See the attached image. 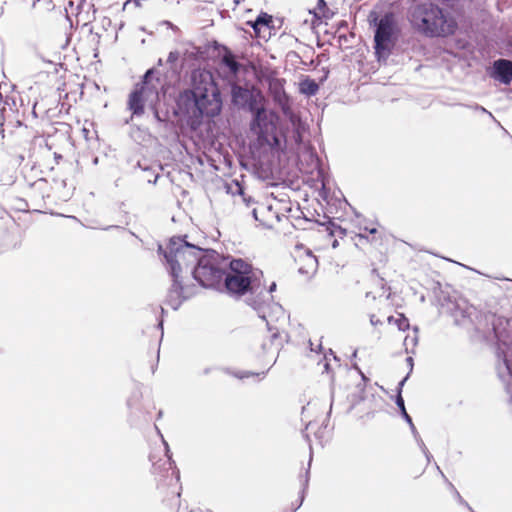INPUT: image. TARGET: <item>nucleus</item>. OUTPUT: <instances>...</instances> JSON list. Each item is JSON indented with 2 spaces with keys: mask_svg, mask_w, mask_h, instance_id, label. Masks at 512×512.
<instances>
[{
  "mask_svg": "<svg viewBox=\"0 0 512 512\" xmlns=\"http://www.w3.org/2000/svg\"><path fill=\"white\" fill-rule=\"evenodd\" d=\"M157 65L158 66H162L163 65V59L162 58H159L158 61H157Z\"/></svg>",
  "mask_w": 512,
  "mask_h": 512,
  "instance_id": "3c124183",
  "label": "nucleus"
},
{
  "mask_svg": "<svg viewBox=\"0 0 512 512\" xmlns=\"http://www.w3.org/2000/svg\"><path fill=\"white\" fill-rule=\"evenodd\" d=\"M408 19L414 29L431 38L451 36L458 29V23L451 12L429 1L412 5Z\"/></svg>",
  "mask_w": 512,
  "mask_h": 512,
  "instance_id": "20e7f679",
  "label": "nucleus"
},
{
  "mask_svg": "<svg viewBox=\"0 0 512 512\" xmlns=\"http://www.w3.org/2000/svg\"><path fill=\"white\" fill-rule=\"evenodd\" d=\"M339 245L338 241L335 239L333 242H332V248H337Z\"/></svg>",
  "mask_w": 512,
  "mask_h": 512,
  "instance_id": "09e8293b",
  "label": "nucleus"
},
{
  "mask_svg": "<svg viewBox=\"0 0 512 512\" xmlns=\"http://www.w3.org/2000/svg\"><path fill=\"white\" fill-rule=\"evenodd\" d=\"M339 40H340V42H341L342 40H345V41H346V40H347V37H346L345 35H341V36L339 37Z\"/></svg>",
  "mask_w": 512,
  "mask_h": 512,
  "instance_id": "5fc2aeb1",
  "label": "nucleus"
},
{
  "mask_svg": "<svg viewBox=\"0 0 512 512\" xmlns=\"http://www.w3.org/2000/svg\"><path fill=\"white\" fill-rule=\"evenodd\" d=\"M54 158H55V160H56V161H57V163H58V162H59V160H61L63 157H62V155H61V154L55 153V154H54Z\"/></svg>",
  "mask_w": 512,
  "mask_h": 512,
  "instance_id": "49530a36",
  "label": "nucleus"
},
{
  "mask_svg": "<svg viewBox=\"0 0 512 512\" xmlns=\"http://www.w3.org/2000/svg\"><path fill=\"white\" fill-rule=\"evenodd\" d=\"M456 105L458 106H463V107H466V108H469L475 112H481V113H485V114H488V116L492 119H494V116L491 112H489L488 110H486L483 106L477 104V103H474V104H463V103H457Z\"/></svg>",
  "mask_w": 512,
  "mask_h": 512,
  "instance_id": "4be33fe9",
  "label": "nucleus"
},
{
  "mask_svg": "<svg viewBox=\"0 0 512 512\" xmlns=\"http://www.w3.org/2000/svg\"><path fill=\"white\" fill-rule=\"evenodd\" d=\"M489 76L503 85L512 83V60L499 58L493 61L489 71Z\"/></svg>",
  "mask_w": 512,
  "mask_h": 512,
  "instance_id": "6e6552de",
  "label": "nucleus"
},
{
  "mask_svg": "<svg viewBox=\"0 0 512 512\" xmlns=\"http://www.w3.org/2000/svg\"><path fill=\"white\" fill-rule=\"evenodd\" d=\"M272 15L267 12L261 11L256 19L247 21V25H249L252 29H256L257 26L267 28L269 30L274 29Z\"/></svg>",
  "mask_w": 512,
  "mask_h": 512,
  "instance_id": "9b49d317",
  "label": "nucleus"
},
{
  "mask_svg": "<svg viewBox=\"0 0 512 512\" xmlns=\"http://www.w3.org/2000/svg\"><path fill=\"white\" fill-rule=\"evenodd\" d=\"M138 167L145 173V179L149 184H156L160 174L156 172L151 166H143L138 162Z\"/></svg>",
  "mask_w": 512,
  "mask_h": 512,
  "instance_id": "aec40b11",
  "label": "nucleus"
},
{
  "mask_svg": "<svg viewBox=\"0 0 512 512\" xmlns=\"http://www.w3.org/2000/svg\"><path fill=\"white\" fill-rule=\"evenodd\" d=\"M231 102L234 106L248 110L252 115L260 108L253 92L237 84L231 86Z\"/></svg>",
  "mask_w": 512,
  "mask_h": 512,
  "instance_id": "0eeeda50",
  "label": "nucleus"
},
{
  "mask_svg": "<svg viewBox=\"0 0 512 512\" xmlns=\"http://www.w3.org/2000/svg\"><path fill=\"white\" fill-rule=\"evenodd\" d=\"M356 357H357V350H355V351L352 353V355H351V358H352V359H354V358H356Z\"/></svg>",
  "mask_w": 512,
  "mask_h": 512,
  "instance_id": "6e6d98bb",
  "label": "nucleus"
},
{
  "mask_svg": "<svg viewBox=\"0 0 512 512\" xmlns=\"http://www.w3.org/2000/svg\"><path fill=\"white\" fill-rule=\"evenodd\" d=\"M61 185H62L63 187H65V186H66V180H62V181H61Z\"/></svg>",
  "mask_w": 512,
  "mask_h": 512,
  "instance_id": "0e129e2a",
  "label": "nucleus"
},
{
  "mask_svg": "<svg viewBox=\"0 0 512 512\" xmlns=\"http://www.w3.org/2000/svg\"><path fill=\"white\" fill-rule=\"evenodd\" d=\"M352 368L355 369L360 374V376H361L363 381H365V382L369 381V378H367L365 376V374L361 371V369H360V367L358 366L357 363H353L352 364Z\"/></svg>",
  "mask_w": 512,
  "mask_h": 512,
  "instance_id": "7c9ffc66",
  "label": "nucleus"
},
{
  "mask_svg": "<svg viewBox=\"0 0 512 512\" xmlns=\"http://www.w3.org/2000/svg\"><path fill=\"white\" fill-rule=\"evenodd\" d=\"M223 258L217 260L204 288L226 293L234 299L247 294H255L262 286L263 272L253 268L242 258H231L227 265H222Z\"/></svg>",
  "mask_w": 512,
  "mask_h": 512,
  "instance_id": "7ed1b4c3",
  "label": "nucleus"
},
{
  "mask_svg": "<svg viewBox=\"0 0 512 512\" xmlns=\"http://www.w3.org/2000/svg\"><path fill=\"white\" fill-rule=\"evenodd\" d=\"M45 184H46V180H45V179H39L38 181H36V182L34 183V185H33V186H34V187H36V188H37V189H39V190H42V187H41V186H43V185H45Z\"/></svg>",
  "mask_w": 512,
  "mask_h": 512,
  "instance_id": "f704fd0d",
  "label": "nucleus"
},
{
  "mask_svg": "<svg viewBox=\"0 0 512 512\" xmlns=\"http://www.w3.org/2000/svg\"><path fill=\"white\" fill-rule=\"evenodd\" d=\"M261 29H262V27H260V26H257L256 29H253V31L256 34V36L262 37L261 36Z\"/></svg>",
  "mask_w": 512,
  "mask_h": 512,
  "instance_id": "79ce46f5",
  "label": "nucleus"
},
{
  "mask_svg": "<svg viewBox=\"0 0 512 512\" xmlns=\"http://www.w3.org/2000/svg\"><path fill=\"white\" fill-rule=\"evenodd\" d=\"M158 326L162 329V327H163V321L162 320L158 323Z\"/></svg>",
  "mask_w": 512,
  "mask_h": 512,
  "instance_id": "338daca9",
  "label": "nucleus"
},
{
  "mask_svg": "<svg viewBox=\"0 0 512 512\" xmlns=\"http://www.w3.org/2000/svg\"><path fill=\"white\" fill-rule=\"evenodd\" d=\"M370 323H371L373 326H376V325L380 324V323H381V321H380L379 319H377V318L375 317V315H371V316H370Z\"/></svg>",
  "mask_w": 512,
  "mask_h": 512,
  "instance_id": "58836bf2",
  "label": "nucleus"
},
{
  "mask_svg": "<svg viewBox=\"0 0 512 512\" xmlns=\"http://www.w3.org/2000/svg\"><path fill=\"white\" fill-rule=\"evenodd\" d=\"M188 235L172 236L165 249L158 244L157 253L165 260V265L172 284L167 293L166 303L173 309L178 310L184 301L190 299L193 292L190 291L194 285H184L181 277L183 268H191L193 279L201 286L205 287L208 280V273L221 255L214 249H203L198 245L190 243Z\"/></svg>",
  "mask_w": 512,
  "mask_h": 512,
  "instance_id": "f257e3e1",
  "label": "nucleus"
},
{
  "mask_svg": "<svg viewBox=\"0 0 512 512\" xmlns=\"http://www.w3.org/2000/svg\"><path fill=\"white\" fill-rule=\"evenodd\" d=\"M366 231H368L370 234H375L377 233V229L375 227L373 228H365Z\"/></svg>",
  "mask_w": 512,
  "mask_h": 512,
  "instance_id": "37998d69",
  "label": "nucleus"
},
{
  "mask_svg": "<svg viewBox=\"0 0 512 512\" xmlns=\"http://www.w3.org/2000/svg\"><path fill=\"white\" fill-rule=\"evenodd\" d=\"M267 372H268V370L263 371V372H252V371H248V370H238V371H232L230 369L227 370V373H229L230 375H232L233 377H235L239 380L253 378L256 382L263 380L266 377Z\"/></svg>",
  "mask_w": 512,
  "mask_h": 512,
  "instance_id": "2eb2a0df",
  "label": "nucleus"
},
{
  "mask_svg": "<svg viewBox=\"0 0 512 512\" xmlns=\"http://www.w3.org/2000/svg\"><path fill=\"white\" fill-rule=\"evenodd\" d=\"M346 25H347L346 22L343 21L340 26L342 27V26H346Z\"/></svg>",
  "mask_w": 512,
  "mask_h": 512,
  "instance_id": "774afa93",
  "label": "nucleus"
},
{
  "mask_svg": "<svg viewBox=\"0 0 512 512\" xmlns=\"http://www.w3.org/2000/svg\"><path fill=\"white\" fill-rule=\"evenodd\" d=\"M319 195L324 199L327 200L329 195V189L326 188L325 184L322 185V188L319 192Z\"/></svg>",
  "mask_w": 512,
  "mask_h": 512,
  "instance_id": "2f4dec72",
  "label": "nucleus"
},
{
  "mask_svg": "<svg viewBox=\"0 0 512 512\" xmlns=\"http://www.w3.org/2000/svg\"><path fill=\"white\" fill-rule=\"evenodd\" d=\"M309 344H310L311 350L315 351L316 353H320L323 350V346L321 343L316 347V349H313V347H312L313 343L311 341H309Z\"/></svg>",
  "mask_w": 512,
  "mask_h": 512,
  "instance_id": "4c0bfd02",
  "label": "nucleus"
},
{
  "mask_svg": "<svg viewBox=\"0 0 512 512\" xmlns=\"http://www.w3.org/2000/svg\"><path fill=\"white\" fill-rule=\"evenodd\" d=\"M112 229H117V230H122V231H124V230H125V228H124V227L119 226V225H109V226H107V227H105V228H104V230H107V231H108V230H112Z\"/></svg>",
  "mask_w": 512,
  "mask_h": 512,
  "instance_id": "c9c22d12",
  "label": "nucleus"
},
{
  "mask_svg": "<svg viewBox=\"0 0 512 512\" xmlns=\"http://www.w3.org/2000/svg\"><path fill=\"white\" fill-rule=\"evenodd\" d=\"M226 192L228 194H231L232 196H238L239 198L241 196H244V193L246 192V188L244 186V183L239 181L238 179H233L231 183H227L225 185Z\"/></svg>",
  "mask_w": 512,
  "mask_h": 512,
  "instance_id": "f3484780",
  "label": "nucleus"
},
{
  "mask_svg": "<svg viewBox=\"0 0 512 512\" xmlns=\"http://www.w3.org/2000/svg\"><path fill=\"white\" fill-rule=\"evenodd\" d=\"M381 288L386 289V284L384 283V281H382Z\"/></svg>",
  "mask_w": 512,
  "mask_h": 512,
  "instance_id": "e2e57ef3",
  "label": "nucleus"
},
{
  "mask_svg": "<svg viewBox=\"0 0 512 512\" xmlns=\"http://www.w3.org/2000/svg\"><path fill=\"white\" fill-rule=\"evenodd\" d=\"M325 217L328 219L326 222H321L319 220H314V222L319 226H324L329 236H335L338 229H340V225L335 223L332 218L328 216Z\"/></svg>",
  "mask_w": 512,
  "mask_h": 512,
  "instance_id": "412c9836",
  "label": "nucleus"
},
{
  "mask_svg": "<svg viewBox=\"0 0 512 512\" xmlns=\"http://www.w3.org/2000/svg\"><path fill=\"white\" fill-rule=\"evenodd\" d=\"M322 72H323V73H322V76H321V77H320V79H319V82H320L321 84H323V83L328 79V77H329V73H330V70H329V68H328V67H323V68H322Z\"/></svg>",
  "mask_w": 512,
  "mask_h": 512,
  "instance_id": "c85d7f7f",
  "label": "nucleus"
},
{
  "mask_svg": "<svg viewBox=\"0 0 512 512\" xmlns=\"http://www.w3.org/2000/svg\"><path fill=\"white\" fill-rule=\"evenodd\" d=\"M328 353H329L330 355H332V356H334V355H335V352H334L332 349H329V350H328Z\"/></svg>",
  "mask_w": 512,
  "mask_h": 512,
  "instance_id": "bf43d9fd",
  "label": "nucleus"
},
{
  "mask_svg": "<svg viewBox=\"0 0 512 512\" xmlns=\"http://www.w3.org/2000/svg\"><path fill=\"white\" fill-rule=\"evenodd\" d=\"M276 287H277L276 283H275V282H272V283L269 285V287H268L267 293H268V294H271L272 292H274V291L276 290Z\"/></svg>",
  "mask_w": 512,
  "mask_h": 512,
  "instance_id": "ea45409f",
  "label": "nucleus"
},
{
  "mask_svg": "<svg viewBox=\"0 0 512 512\" xmlns=\"http://www.w3.org/2000/svg\"><path fill=\"white\" fill-rule=\"evenodd\" d=\"M333 359H334L335 361H337V362H339V361H340V358H339L336 354L333 356Z\"/></svg>",
  "mask_w": 512,
  "mask_h": 512,
  "instance_id": "13d9d810",
  "label": "nucleus"
},
{
  "mask_svg": "<svg viewBox=\"0 0 512 512\" xmlns=\"http://www.w3.org/2000/svg\"><path fill=\"white\" fill-rule=\"evenodd\" d=\"M317 7L319 10L322 11V13L329 12V8L327 6V3L325 0H318L317 1Z\"/></svg>",
  "mask_w": 512,
  "mask_h": 512,
  "instance_id": "cd10ccee",
  "label": "nucleus"
},
{
  "mask_svg": "<svg viewBox=\"0 0 512 512\" xmlns=\"http://www.w3.org/2000/svg\"><path fill=\"white\" fill-rule=\"evenodd\" d=\"M246 302L249 306H251L258 313L259 317L266 320L265 313H264V307L266 305V300L264 299V296H262V292H260L256 297L247 298Z\"/></svg>",
  "mask_w": 512,
  "mask_h": 512,
  "instance_id": "dca6fc26",
  "label": "nucleus"
},
{
  "mask_svg": "<svg viewBox=\"0 0 512 512\" xmlns=\"http://www.w3.org/2000/svg\"><path fill=\"white\" fill-rule=\"evenodd\" d=\"M414 336H406L404 339V346H405V352L407 354H414V348L417 346L419 338H418V332L419 328L417 326L413 327Z\"/></svg>",
  "mask_w": 512,
  "mask_h": 512,
  "instance_id": "a211bd4d",
  "label": "nucleus"
},
{
  "mask_svg": "<svg viewBox=\"0 0 512 512\" xmlns=\"http://www.w3.org/2000/svg\"><path fill=\"white\" fill-rule=\"evenodd\" d=\"M406 363H407V365L409 367V372L411 374L412 371H413V367H414V359H413V357L412 356H408L406 358Z\"/></svg>",
  "mask_w": 512,
  "mask_h": 512,
  "instance_id": "473e14b6",
  "label": "nucleus"
},
{
  "mask_svg": "<svg viewBox=\"0 0 512 512\" xmlns=\"http://www.w3.org/2000/svg\"><path fill=\"white\" fill-rule=\"evenodd\" d=\"M151 94L147 90L134 86L133 90L129 93L127 101V108L132 113L131 119L133 116L139 117L145 113V104Z\"/></svg>",
  "mask_w": 512,
  "mask_h": 512,
  "instance_id": "1a4fd4ad",
  "label": "nucleus"
},
{
  "mask_svg": "<svg viewBox=\"0 0 512 512\" xmlns=\"http://www.w3.org/2000/svg\"><path fill=\"white\" fill-rule=\"evenodd\" d=\"M156 73L157 69L155 67L149 68L141 77L140 82L136 83L135 86L157 95V88L151 83Z\"/></svg>",
  "mask_w": 512,
  "mask_h": 512,
  "instance_id": "f8f14e48",
  "label": "nucleus"
},
{
  "mask_svg": "<svg viewBox=\"0 0 512 512\" xmlns=\"http://www.w3.org/2000/svg\"><path fill=\"white\" fill-rule=\"evenodd\" d=\"M307 257H308V266L309 267H314L315 269L317 268L318 266V261H317V258L316 256H314L312 254V252L310 250L307 251Z\"/></svg>",
  "mask_w": 512,
  "mask_h": 512,
  "instance_id": "a878e982",
  "label": "nucleus"
},
{
  "mask_svg": "<svg viewBox=\"0 0 512 512\" xmlns=\"http://www.w3.org/2000/svg\"><path fill=\"white\" fill-rule=\"evenodd\" d=\"M312 428H313V422H312V421H310L309 423H307V424H306V430H307V431H311V430H312Z\"/></svg>",
  "mask_w": 512,
  "mask_h": 512,
  "instance_id": "c03bdc74",
  "label": "nucleus"
},
{
  "mask_svg": "<svg viewBox=\"0 0 512 512\" xmlns=\"http://www.w3.org/2000/svg\"><path fill=\"white\" fill-rule=\"evenodd\" d=\"M299 273H301V274L305 273V271L302 267L299 268Z\"/></svg>",
  "mask_w": 512,
  "mask_h": 512,
  "instance_id": "69168bd1",
  "label": "nucleus"
},
{
  "mask_svg": "<svg viewBox=\"0 0 512 512\" xmlns=\"http://www.w3.org/2000/svg\"><path fill=\"white\" fill-rule=\"evenodd\" d=\"M324 361H325L324 370H325V372L329 373L331 370V365H330L329 361L327 360L326 355L324 356Z\"/></svg>",
  "mask_w": 512,
  "mask_h": 512,
  "instance_id": "e433bc0d",
  "label": "nucleus"
},
{
  "mask_svg": "<svg viewBox=\"0 0 512 512\" xmlns=\"http://www.w3.org/2000/svg\"><path fill=\"white\" fill-rule=\"evenodd\" d=\"M264 211H271V205H265L262 202H259V214H263Z\"/></svg>",
  "mask_w": 512,
  "mask_h": 512,
  "instance_id": "72a5a7b5",
  "label": "nucleus"
},
{
  "mask_svg": "<svg viewBox=\"0 0 512 512\" xmlns=\"http://www.w3.org/2000/svg\"><path fill=\"white\" fill-rule=\"evenodd\" d=\"M180 58V52L178 50L171 51L167 57V63L174 65Z\"/></svg>",
  "mask_w": 512,
  "mask_h": 512,
  "instance_id": "b1692460",
  "label": "nucleus"
},
{
  "mask_svg": "<svg viewBox=\"0 0 512 512\" xmlns=\"http://www.w3.org/2000/svg\"><path fill=\"white\" fill-rule=\"evenodd\" d=\"M369 401L375 402V404L379 407H382L385 405V401L382 397H375L374 395H371V399Z\"/></svg>",
  "mask_w": 512,
  "mask_h": 512,
  "instance_id": "c756f323",
  "label": "nucleus"
},
{
  "mask_svg": "<svg viewBox=\"0 0 512 512\" xmlns=\"http://www.w3.org/2000/svg\"><path fill=\"white\" fill-rule=\"evenodd\" d=\"M409 376H410V372H408L407 375L398 383L397 388H396L397 395H402V388H403L405 382L407 381V379L409 378Z\"/></svg>",
  "mask_w": 512,
  "mask_h": 512,
  "instance_id": "bb28decb",
  "label": "nucleus"
},
{
  "mask_svg": "<svg viewBox=\"0 0 512 512\" xmlns=\"http://www.w3.org/2000/svg\"><path fill=\"white\" fill-rule=\"evenodd\" d=\"M271 337L273 340L276 339L278 337V332L273 333Z\"/></svg>",
  "mask_w": 512,
  "mask_h": 512,
  "instance_id": "4d7b16f0",
  "label": "nucleus"
},
{
  "mask_svg": "<svg viewBox=\"0 0 512 512\" xmlns=\"http://www.w3.org/2000/svg\"><path fill=\"white\" fill-rule=\"evenodd\" d=\"M406 420L408 421L409 424L412 425V418L411 417L406 418Z\"/></svg>",
  "mask_w": 512,
  "mask_h": 512,
  "instance_id": "680f3d73",
  "label": "nucleus"
},
{
  "mask_svg": "<svg viewBox=\"0 0 512 512\" xmlns=\"http://www.w3.org/2000/svg\"><path fill=\"white\" fill-rule=\"evenodd\" d=\"M322 14H323V17H325V18H331L333 16V12H331L330 10H329V12L322 13Z\"/></svg>",
  "mask_w": 512,
  "mask_h": 512,
  "instance_id": "a18cd8bd",
  "label": "nucleus"
},
{
  "mask_svg": "<svg viewBox=\"0 0 512 512\" xmlns=\"http://www.w3.org/2000/svg\"><path fill=\"white\" fill-rule=\"evenodd\" d=\"M240 202L245 205V207L251 208V215L255 221L263 223L262 218L259 216V201L245 192L244 196L240 197Z\"/></svg>",
  "mask_w": 512,
  "mask_h": 512,
  "instance_id": "4468645a",
  "label": "nucleus"
},
{
  "mask_svg": "<svg viewBox=\"0 0 512 512\" xmlns=\"http://www.w3.org/2000/svg\"><path fill=\"white\" fill-rule=\"evenodd\" d=\"M311 158H315L317 161H320L318 155L315 152L311 153Z\"/></svg>",
  "mask_w": 512,
  "mask_h": 512,
  "instance_id": "8fccbe9b",
  "label": "nucleus"
},
{
  "mask_svg": "<svg viewBox=\"0 0 512 512\" xmlns=\"http://www.w3.org/2000/svg\"><path fill=\"white\" fill-rule=\"evenodd\" d=\"M395 403L399 410V416H410L406 410L405 402L402 395H396Z\"/></svg>",
  "mask_w": 512,
  "mask_h": 512,
  "instance_id": "5701e85b",
  "label": "nucleus"
},
{
  "mask_svg": "<svg viewBox=\"0 0 512 512\" xmlns=\"http://www.w3.org/2000/svg\"><path fill=\"white\" fill-rule=\"evenodd\" d=\"M177 106L191 128H198L204 118L213 119L222 110V94L213 75L207 70H193L191 88L180 93Z\"/></svg>",
  "mask_w": 512,
  "mask_h": 512,
  "instance_id": "f03ea898",
  "label": "nucleus"
},
{
  "mask_svg": "<svg viewBox=\"0 0 512 512\" xmlns=\"http://www.w3.org/2000/svg\"><path fill=\"white\" fill-rule=\"evenodd\" d=\"M318 91V83L308 76L302 79L299 83V92L307 97L315 96L318 93Z\"/></svg>",
  "mask_w": 512,
  "mask_h": 512,
  "instance_id": "ddd939ff",
  "label": "nucleus"
},
{
  "mask_svg": "<svg viewBox=\"0 0 512 512\" xmlns=\"http://www.w3.org/2000/svg\"><path fill=\"white\" fill-rule=\"evenodd\" d=\"M377 411L376 410H373V411H369L366 413L365 416H371L372 414L376 413Z\"/></svg>",
  "mask_w": 512,
  "mask_h": 512,
  "instance_id": "603ef678",
  "label": "nucleus"
},
{
  "mask_svg": "<svg viewBox=\"0 0 512 512\" xmlns=\"http://www.w3.org/2000/svg\"><path fill=\"white\" fill-rule=\"evenodd\" d=\"M156 416H158V417L163 416V411L160 409V410L157 412Z\"/></svg>",
  "mask_w": 512,
  "mask_h": 512,
  "instance_id": "864d4df0",
  "label": "nucleus"
},
{
  "mask_svg": "<svg viewBox=\"0 0 512 512\" xmlns=\"http://www.w3.org/2000/svg\"><path fill=\"white\" fill-rule=\"evenodd\" d=\"M374 26V53L379 63H385L399 40L400 29L392 12L375 19Z\"/></svg>",
  "mask_w": 512,
  "mask_h": 512,
  "instance_id": "423d86ee",
  "label": "nucleus"
},
{
  "mask_svg": "<svg viewBox=\"0 0 512 512\" xmlns=\"http://www.w3.org/2000/svg\"><path fill=\"white\" fill-rule=\"evenodd\" d=\"M273 102L282 110L284 114H287L291 110L292 99L289 94L285 91L283 85H279L273 88L272 92Z\"/></svg>",
  "mask_w": 512,
  "mask_h": 512,
  "instance_id": "9d476101",
  "label": "nucleus"
},
{
  "mask_svg": "<svg viewBox=\"0 0 512 512\" xmlns=\"http://www.w3.org/2000/svg\"><path fill=\"white\" fill-rule=\"evenodd\" d=\"M41 59H42L44 62H47V63H49V64H52V63H53L52 61H50V60H46V59H44L43 57H41Z\"/></svg>",
  "mask_w": 512,
  "mask_h": 512,
  "instance_id": "052dcab7",
  "label": "nucleus"
},
{
  "mask_svg": "<svg viewBox=\"0 0 512 512\" xmlns=\"http://www.w3.org/2000/svg\"><path fill=\"white\" fill-rule=\"evenodd\" d=\"M387 321H388V323L396 324L397 328L400 331H406L410 328L409 319L403 313H400L397 318H395L394 316H389L387 318Z\"/></svg>",
  "mask_w": 512,
  "mask_h": 512,
  "instance_id": "6ab92c4d",
  "label": "nucleus"
},
{
  "mask_svg": "<svg viewBox=\"0 0 512 512\" xmlns=\"http://www.w3.org/2000/svg\"><path fill=\"white\" fill-rule=\"evenodd\" d=\"M225 65L230 69L232 70L233 72H238L239 71V68H240V64L239 62L235 61V60H226L225 61Z\"/></svg>",
  "mask_w": 512,
  "mask_h": 512,
  "instance_id": "393cba45",
  "label": "nucleus"
},
{
  "mask_svg": "<svg viewBox=\"0 0 512 512\" xmlns=\"http://www.w3.org/2000/svg\"><path fill=\"white\" fill-rule=\"evenodd\" d=\"M337 234L340 237H344L347 234V230L345 228H343L342 226H340V229H338Z\"/></svg>",
  "mask_w": 512,
  "mask_h": 512,
  "instance_id": "a19ab883",
  "label": "nucleus"
},
{
  "mask_svg": "<svg viewBox=\"0 0 512 512\" xmlns=\"http://www.w3.org/2000/svg\"><path fill=\"white\" fill-rule=\"evenodd\" d=\"M250 131L256 136L259 147H269L274 152L286 150V133L280 125V118L274 111L259 108L250 121Z\"/></svg>",
  "mask_w": 512,
  "mask_h": 512,
  "instance_id": "39448f33",
  "label": "nucleus"
},
{
  "mask_svg": "<svg viewBox=\"0 0 512 512\" xmlns=\"http://www.w3.org/2000/svg\"><path fill=\"white\" fill-rule=\"evenodd\" d=\"M372 273H373L374 275H377V276L380 278V280H381V281H384V278L380 277V275H379V273H378V270H377V269H375V268H374V269L372 270Z\"/></svg>",
  "mask_w": 512,
  "mask_h": 512,
  "instance_id": "de8ad7c7",
  "label": "nucleus"
}]
</instances>
